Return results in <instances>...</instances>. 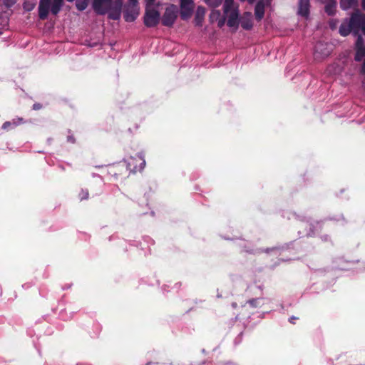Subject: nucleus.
<instances>
[{"label": "nucleus", "instance_id": "23", "mask_svg": "<svg viewBox=\"0 0 365 365\" xmlns=\"http://www.w3.org/2000/svg\"><path fill=\"white\" fill-rule=\"evenodd\" d=\"M11 125L17 126L18 123L16 120L14 119L12 121H6L2 125V129L8 130Z\"/></svg>", "mask_w": 365, "mask_h": 365}, {"label": "nucleus", "instance_id": "10", "mask_svg": "<svg viewBox=\"0 0 365 365\" xmlns=\"http://www.w3.org/2000/svg\"><path fill=\"white\" fill-rule=\"evenodd\" d=\"M51 1H40L38 6V16L41 20H45L47 19L49 11H51Z\"/></svg>", "mask_w": 365, "mask_h": 365}, {"label": "nucleus", "instance_id": "7", "mask_svg": "<svg viewBox=\"0 0 365 365\" xmlns=\"http://www.w3.org/2000/svg\"><path fill=\"white\" fill-rule=\"evenodd\" d=\"M180 17L182 20H187L192 14L195 7L194 1H180Z\"/></svg>", "mask_w": 365, "mask_h": 365}, {"label": "nucleus", "instance_id": "26", "mask_svg": "<svg viewBox=\"0 0 365 365\" xmlns=\"http://www.w3.org/2000/svg\"><path fill=\"white\" fill-rule=\"evenodd\" d=\"M207 2L209 3V5L211 6L217 7L220 6V4L222 1H207Z\"/></svg>", "mask_w": 365, "mask_h": 365}, {"label": "nucleus", "instance_id": "9", "mask_svg": "<svg viewBox=\"0 0 365 365\" xmlns=\"http://www.w3.org/2000/svg\"><path fill=\"white\" fill-rule=\"evenodd\" d=\"M240 24L241 25V27L246 30L250 31L253 27V22H252V14L251 12H244L243 14L240 16Z\"/></svg>", "mask_w": 365, "mask_h": 365}, {"label": "nucleus", "instance_id": "28", "mask_svg": "<svg viewBox=\"0 0 365 365\" xmlns=\"http://www.w3.org/2000/svg\"><path fill=\"white\" fill-rule=\"evenodd\" d=\"M68 141L70 142V143H74L76 140H75V138L73 136L68 135Z\"/></svg>", "mask_w": 365, "mask_h": 365}, {"label": "nucleus", "instance_id": "17", "mask_svg": "<svg viewBox=\"0 0 365 365\" xmlns=\"http://www.w3.org/2000/svg\"><path fill=\"white\" fill-rule=\"evenodd\" d=\"M324 44L322 42H318L315 46V51L321 53L323 56H327L329 54V51L327 49L324 50Z\"/></svg>", "mask_w": 365, "mask_h": 365}, {"label": "nucleus", "instance_id": "31", "mask_svg": "<svg viewBox=\"0 0 365 365\" xmlns=\"http://www.w3.org/2000/svg\"><path fill=\"white\" fill-rule=\"evenodd\" d=\"M277 250V247H272V248H268V249H267L266 250H264V252L268 253V252H269L270 251H274V250Z\"/></svg>", "mask_w": 365, "mask_h": 365}, {"label": "nucleus", "instance_id": "5", "mask_svg": "<svg viewBox=\"0 0 365 365\" xmlns=\"http://www.w3.org/2000/svg\"><path fill=\"white\" fill-rule=\"evenodd\" d=\"M349 21L352 26L353 35H358L360 31L365 35V14L354 13Z\"/></svg>", "mask_w": 365, "mask_h": 365}, {"label": "nucleus", "instance_id": "35", "mask_svg": "<svg viewBox=\"0 0 365 365\" xmlns=\"http://www.w3.org/2000/svg\"><path fill=\"white\" fill-rule=\"evenodd\" d=\"M363 50L364 51V56H365V46H364Z\"/></svg>", "mask_w": 365, "mask_h": 365}, {"label": "nucleus", "instance_id": "21", "mask_svg": "<svg viewBox=\"0 0 365 365\" xmlns=\"http://www.w3.org/2000/svg\"><path fill=\"white\" fill-rule=\"evenodd\" d=\"M36 4L34 1H24L23 7L26 11H31L34 7Z\"/></svg>", "mask_w": 365, "mask_h": 365}, {"label": "nucleus", "instance_id": "32", "mask_svg": "<svg viewBox=\"0 0 365 365\" xmlns=\"http://www.w3.org/2000/svg\"><path fill=\"white\" fill-rule=\"evenodd\" d=\"M297 319H298L297 317H292L289 318V322L294 324V321Z\"/></svg>", "mask_w": 365, "mask_h": 365}, {"label": "nucleus", "instance_id": "3", "mask_svg": "<svg viewBox=\"0 0 365 365\" xmlns=\"http://www.w3.org/2000/svg\"><path fill=\"white\" fill-rule=\"evenodd\" d=\"M223 14L226 16L227 26L237 31L240 25L238 5L235 4V1H225Z\"/></svg>", "mask_w": 365, "mask_h": 365}, {"label": "nucleus", "instance_id": "20", "mask_svg": "<svg viewBox=\"0 0 365 365\" xmlns=\"http://www.w3.org/2000/svg\"><path fill=\"white\" fill-rule=\"evenodd\" d=\"M357 1H340V6L343 9H346L356 5Z\"/></svg>", "mask_w": 365, "mask_h": 365}, {"label": "nucleus", "instance_id": "14", "mask_svg": "<svg viewBox=\"0 0 365 365\" xmlns=\"http://www.w3.org/2000/svg\"><path fill=\"white\" fill-rule=\"evenodd\" d=\"M339 32L342 36H346L350 33L353 34V29L350 21L349 23H342L339 27Z\"/></svg>", "mask_w": 365, "mask_h": 365}, {"label": "nucleus", "instance_id": "4", "mask_svg": "<svg viewBox=\"0 0 365 365\" xmlns=\"http://www.w3.org/2000/svg\"><path fill=\"white\" fill-rule=\"evenodd\" d=\"M179 11L177 6L171 4L166 8L161 19L162 24L167 27H172L178 17Z\"/></svg>", "mask_w": 365, "mask_h": 365}, {"label": "nucleus", "instance_id": "24", "mask_svg": "<svg viewBox=\"0 0 365 365\" xmlns=\"http://www.w3.org/2000/svg\"><path fill=\"white\" fill-rule=\"evenodd\" d=\"M225 23H227L226 16L224 14L218 19L217 26L219 28H222Z\"/></svg>", "mask_w": 365, "mask_h": 365}, {"label": "nucleus", "instance_id": "8", "mask_svg": "<svg viewBox=\"0 0 365 365\" xmlns=\"http://www.w3.org/2000/svg\"><path fill=\"white\" fill-rule=\"evenodd\" d=\"M354 36L357 38L356 41V54L354 56V60L359 62L362 61L363 58L364 57V51L363 50L364 46V38L359 33H358V35Z\"/></svg>", "mask_w": 365, "mask_h": 365}, {"label": "nucleus", "instance_id": "27", "mask_svg": "<svg viewBox=\"0 0 365 365\" xmlns=\"http://www.w3.org/2000/svg\"><path fill=\"white\" fill-rule=\"evenodd\" d=\"M5 7L9 9L14 5L16 1H4Z\"/></svg>", "mask_w": 365, "mask_h": 365}, {"label": "nucleus", "instance_id": "15", "mask_svg": "<svg viewBox=\"0 0 365 365\" xmlns=\"http://www.w3.org/2000/svg\"><path fill=\"white\" fill-rule=\"evenodd\" d=\"M63 2L64 1H51L50 6L51 13L53 15H56L63 6Z\"/></svg>", "mask_w": 365, "mask_h": 365}, {"label": "nucleus", "instance_id": "25", "mask_svg": "<svg viewBox=\"0 0 365 365\" xmlns=\"http://www.w3.org/2000/svg\"><path fill=\"white\" fill-rule=\"evenodd\" d=\"M42 108H43V106L40 103H35L32 106L33 110H41Z\"/></svg>", "mask_w": 365, "mask_h": 365}, {"label": "nucleus", "instance_id": "11", "mask_svg": "<svg viewBox=\"0 0 365 365\" xmlns=\"http://www.w3.org/2000/svg\"><path fill=\"white\" fill-rule=\"evenodd\" d=\"M264 15V1H257L255 8V16L257 21H260Z\"/></svg>", "mask_w": 365, "mask_h": 365}, {"label": "nucleus", "instance_id": "12", "mask_svg": "<svg viewBox=\"0 0 365 365\" xmlns=\"http://www.w3.org/2000/svg\"><path fill=\"white\" fill-rule=\"evenodd\" d=\"M309 1H299L298 14L304 18H308L309 15Z\"/></svg>", "mask_w": 365, "mask_h": 365}, {"label": "nucleus", "instance_id": "19", "mask_svg": "<svg viewBox=\"0 0 365 365\" xmlns=\"http://www.w3.org/2000/svg\"><path fill=\"white\" fill-rule=\"evenodd\" d=\"M89 197V192L87 189H81L78 193V199L81 201L83 200H88Z\"/></svg>", "mask_w": 365, "mask_h": 365}, {"label": "nucleus", "instance_id": "2", "mask_svg": "<svg viewBox=\"0 0 365 365\" xmlns=\"http://www.w3.org/2000/svg\"><path fill=\"white\" fill-rule=\"evenodd\" d=\"M147 1L143 23L148 28L155 27L160 21V14L158 10L160 1Z\"/></svg>", "mask_w": 365, "mask_h": 365}, {"label": "nucleus", "instance_id": "13", "mask_svg": "<svg viewBox=\"0 0 365 365\" xmlns=\"http://www.w3.org/2000/svg\"><path fill=\"white\" fill-rule=\"evenodd\" d=\"M205 15V9L202 6H198L195 16V24L197 26H201Z\"/></svg>", "mask_w": 365, "mask_h": 365}, {"label": "nucleus", "instance_id": "29", "mask_svg": "<svg viewBox=\"0 0 365 365\" xmlns=\"http://www.w3.org/2000/svg\"><path fill=\"white\" fill-rule=\"evenodd\" d=\"M221 15L220 14V11H213L212 14V16H216V17H220Z\"/></svg>", "mask_w": 365, "mask_h": 365}, {"label": "nucleus", "instance_id": "16", "mask_svg": "<svg viewBox=\"0 0 365 365\" xmlns=\"http://www.w3.org/2000/svg\"><path fill=\"white\" fill-rule=\"evenodd\" d=\"M336 1H329V3L325 6V11L328 15L332 16L335 14L336 7Z\"/></svg>", "mask_w": 365, "mask_h": 365}, {"label": "nucleus", "instance_id": "22", "mask_svg": "<svg viewBox=\"0 0 365 365\" xmlns=\"http://www.w3.org/2000/svg\"><path fill=\"white\" fill-rule=\"evenodd\" d=\"M76 6L79 11L85 10L88 5V1H76Z\"/></svg>", "mask_w": 365, "mask_h": 365}, {"label": "nucleus", "instance_id": "30", "mask_svg": "<svg viewBox=\"0 0 365 365\" xmlns=\"http://www.w3.org/2000/svg\"><path fill=\"white\" fill-rule=\"evenodd\" d=\"M18 125L24 123V119L22 118H18L17 119H15Z\"/></svg>", "mask_w": 365, "mask_h": 365}, {"label": "nucleus", "instance_id": "33", "mask_svg": "<svg viewBox=\"0 0 365 365\" xmlns=\"http://www.w3.org/2000/svg\"><path fill=\"white\" fill-rule=\"evenodd\" d=\"M361 2H362L361 6L365 10V1H361Z\"/></svg>", "mask_w": 365, "mask_h": 365}, {"label": "nucleus", "instance_id": "1", "mask_svg": "<svg viewBox=\"0 0 365 365\" xmlns=\"http://www.w3.org/2000/svg\"><path fill=\"white\" fill-rule=\"evenodd\" d=\"M92 7L100 15L108 14V18L118 20L123 10L125 21L133 22L139 15L138 1H128L123 5V1H93Z\"/></svg>", "mask_w": 365, "mask_h": 365}, {"label": "nucleus", "instance_id": "18", "mask_svg": "<svg viewBox=\"0 0 365 365\" xmlns=\"http://www.w3.org/2000/svg\"><path fill=\"white\" fill-rule=\"evenodd\" d=\"M261 298H253L251 299H249L247 302V304H248L252 308H257L261 306Z\"/></svg>", "mask_w": 365, "mask_h": 365}, {"label": "nucleus", "instance_id": "6", "mask_svg": "<svg viewBox=\"0 0 365 365\" xmlns=\"http://www.w3.org/2000/svg\"><path fill=\"white\" fill-rule=\"evenodd\" d=\"M145 165V160L142 153H138L128 160L127 168L133 173L142 171Z\"/></svg>", "mask_w": 365, "mask_h": 365}, {"label": "nucleus", "instance_id": "34", "mask_svg": "<svg viewBox=\"0 0 365 365\" xmlns=\"http://www.w3.org/2000/svg\"><path fill=\"white\" fill-rule=\"evenodd\" d=\"M232 306L234 308H236V307H237V303H236V302L232 303Z\"/></svg>", "mask_w": 365, "mask_h": 365}]
</instances>
